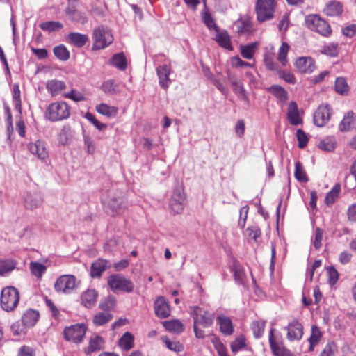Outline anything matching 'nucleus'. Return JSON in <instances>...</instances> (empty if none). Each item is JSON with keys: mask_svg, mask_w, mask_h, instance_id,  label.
I'll use <instances>...</instances> for the list:
<instances>
[{"mask_svg": "<svg viewBox=\"0 0 356 356\" xmlns=\"http://www.w3.org/2000/svg\"><path fill=\"white\" fill-rule=\"evenodd\" d=\"M70 115V107L64 102L51 103L45 112L46 118L52 122L67 119Z\"/></svg>", "mask_w": 356, "mask_h": 356, "instance_id": "nucleus-1", "label": "nucleus"}, {"mask_svg": "<svg viewBox=\"0 0 356 356\" xmlns=\"http://www.w3.org/2000/svg\"><path fill=\"white\" fill-rule=\"evenodd\" d=\"M92 39L94 41L92 49L94 50L104 49L113 41L111 30L103 25H100L93 30Z\"/></svg>", "mask_w": 356, "mask_h": 356, "instance_id": "nucleus-2", "label": "nucleus"}, {"mask_svg": "<svg viewBox=\"0 0 356 356\" xmlns=\"http://www.w3.org/2000/svg\"><path fill=\"white\" fill-rule=\"evenodd\" d=\"M19 294L13 286H6L1 291L0 304L2 309L7 312L14 310L19 303Z\"/></svg>", "mask_w": 356, "mask_h": 356, "instance_id": "nucleus-3", "label": "nucleus"}, {"mask_svg": "<svg viewBox=\"0 0 356 356\" xmlns=\"http://www.w3.org/2000/svg\"><path fill=\"white\" fill-rule=\"evenodd\" d=\"M107 284L113 291L131 293L134 289L133 282L121 274H114L108 277Z\"/></svg>", "mask_w": 356, "mask_h": 356, "instance_id": "nucleus-4", "label": "nucleus"}, {"mask_svg": "<svg viewBox=\"0 0 356 356\" xmlns=\"http://www.w3.org/2000/svg\"><path fill=\"white\" fill-rule=\"evenodd\" d=\"M305 24L308 29L318 33L324 37H328L332 33V29L329 24L318 15L307 16Z\"/></svg>", "mask_w": 356, "mask_h": 356, "instance_id": "nucleus-5", "label": "nucleus"}, {"mask_svg": "<svg viewBox=\"0 0 356 356\" xmlns=\"http://www.w3.org/2000/svg\"><path fill=\"white\" fill-rule=\"evenodd\" d=\"M186 202V195L184 188L181 186H177L175 188L170 200V208L171 211L175 213H180L185 207Z\"/></svg>", "mask_w": 356, "mask_h": 356, "instance_id": "nucleus-6", "label": "nucleus"}, {"mask_svg": "<svg viewBox=\"0 0 356 356\" xmlns=\"http://www.w3.org/2000/svg\"><path fill=\"white\" fill-rule=\"evenodd\" d=\"M276 1H257L255 10L259 22L271 19L274 16Z\"/></svg>", "mask_w": 356, "mask_h": 356, "instance_id": "nucleus-7", "label": "nucleus"}, {"mask_svg": "<svg viewBox=\"0 0 356 356\" xmlns=\"http://www.w3.org/2000/svg\"><path fill=\"white\" fill-rule=\"evenodd\" d=\"M191 316L193 318L194 325H200L204 327H211L214 319V314L204 311L202 308L195 306L191 308Z\"/></svg>", "mask_w": 356, "mask_h": 356, "instance_id": "nucleus-8", "label": "nucleus"}, {"mask_svg": "<svg viewBox=\"0 0 356 356\" xmlns=\"http://www.w3.org/2000/svg\"><path fill=\"white\" fill-rule=\"evenodd\" d=\"M86 332V327L84 324L72 325L64 330V337L67 341L79 343L83 340Z\"/></svg>", "mask_w": 356, "mask_h": 356, "instance_id": "nucleus-9", "label": "nucleus"}, {"mask_svg": "<svg viewBox=\"0 0 356 356\" xmlns=\"http://www.w3.org/2000/svg\"><path fill=\"white\" fill-rule=\"evenodd\" d=\"M76 279L72 275H63L60 276L54 284V289L57 292L69 293L75 289Z\"/></svg>", "mask_w": 356, "mask_h": 356, "instance_id": "nucleus-10", "label": "nucleus"}, {"mask_svg": "<svg viewBox=\"0 0 356 356\" xmlns=\"http://www.w3.org/2000/svg\"><path fill=\"white\" fill-rule=\"evenodd\" d=\"M234 31L239 35H248L254 33L252 22L247 17H241L236 20L233 25Z\"/></svg>", "mask_w": 356, "mask_h": 356, "instance_id": "nucleus-11", "label": "nucleus"}, {"mask_svg": "<svg viewBox=\"0 0 356 356\" xmlns=\"http://www.w3.org/2000/svg\"><path fill=\"white\" fill-rule=\"evenodd\" d=\"M331 108L327 104L320 105L314 114V122L318 127H323L330 119Z\"/></svg>", "mask_w": 356, "mask_h": 356, "instance_id": "nucleus-12", "label": "nucleus"}, {"mask_svg": "<svg viewBox=\"0 0 356 356\" xmlns=\"http://www.w3.org/2000/svg\"><path fill=\"white\" fill-rule=\"evenodd\" d=\"M287 339L289 341H299L302 339L303 335L302 325L297 319H293L291 321L287 327Z\"/></svg>", "mask_w": 356, "mask_h": 356, "instance_id": "nucleus-13", "label": "nucleus"}, {"mask_svg": "<svg viewBox=\"0 0 356 356\" xmlns=\"http://www.w3.org/2000/svg\"><path fill=\"white\" fill-rule=\"evenodd\" d=\"M155 314L161 318H165L170 316V308L169 302L164 297L157 298L154 302Z\"/></svg>", "mask_w": 356, "mask_h": 356, "instance_id": "nucleus-14", "label": "nucleus"}, {"mask_svg": "<svg viewBox=\"0 0 356 356\" xmlns=\"http://www.w3.org/2000/svg\"><path fill=\"white\" fill-rule=\"evenodd\" d=\"M106 207L109 209L113 214H120L123 213L127 208V202L123 197H111L106 203Z\"/></svg>", "mask_w": 356, "mask_h": 356, "instance_id": "nucleus-15", "label": "nucleus"}, {"mask_svg": "<svg viewBox=\"0 0 356 356\" xmlns=\"http://www.w3.org/2000/svg\"><path fill=\"white\" fill-rule=\"evenodd\" d=\"M295 65L301 73L310 74L316 68L315 62L311 57H300L296 60Z\"/></svg>", "mask_w": 356, "mask_h": 356, "instance_id": "nucleus-16", "label": "nucleus"}, {"mask_svg": "<svg viewBox=\"0 0 356 356\" xmlns=\"http://www.w3.org/2000/svg\"><path fill=\"white\" fill-rule=\"evenodd\" d=\"M42 202L40 195L36 192H26L24 195V204L28 209H34L39 207Z\"/></svg>", "mask_w": 356, "mask_h": 356, "instance_id": "nucleus-17", "label": "nucleus"}, {"mask_svg": "<svg viewBox=\"0 0 356 356\" xmlns=\"http://www.w3.org/2000/svg\"><path fill=\"white\" fill-rule=\"evenodd\" d=\"M156 74L159 77L160 86L166 90L171 83V81L169 79V75L170 74V67L166 65H159L156 67Z\"/></svg>", "mask_w": 356, "mask_h": 356, "instance_id": "nucleus-18", "label": "nucleus"}, {"mask_svg": "<svg viewBox=\"0 0 356 356\" xmlns=\"http://www.w3.org/2000/svg\"><path fill=\"white\" fill-rule=\"evenodd\" d=\"M30 152L35 155L39 159L44 160L48 157V152L46 149L44 143L38 140L29 145Z\"/></svg>", "mask_w": 356, "mask_h": 356, "instance_id": "nucleus-19", "label": "nucleus"}, {"mask_svg": "<svg viewBox=\"0 0 356 356\" xmlns=\"http://www.w3.org/2000/svg\"><path fill=\"white\" fill-rule=\"evenodd\" d=\"M217 322L219 324L220 330L223 334L229 336L233 334L234 329L230 318L220 314L217 317Z\"/></svg>", "mask_w": 356, "mask_h": 356, "instance_id": "nucleus-20", "label": "nucleus"}, {"mask_svg": "<svg viewBox=\"0 0 356 356\" xmlns=\"http://www.w3.org/2000/svg\"><path fill=\"white\" fill-rule=\"evenodd\" d=\"M75 2L76 1H69L65 13L68 17L73 21L84 22L86 17L81 12L77 10Z\"/></svg>", "mask_w": 356, "mask_h": 356, "instance_id": "nucleus-21", "label": "nucleus"}, {"mask_svg": "<svg viewBox=\"0 0 356 356\" xmlns=\"http://www.w3.org/2000/svg\"><path fill=\"white\" fill-rule=\"evenodd\" d=\"M287 119L292 125H298L302 122L300 117L297 104L295 102H291L289 104Z\"/></svg>", "mask_w": 356, "mask_h": 356, "instance_id": "nucleus-22", "label": "nucleus"}, {"mask_svg": "<svg viewBox=\"0 0 356 356\" xmlns=\"http://www.w3.org/2000/svg\"><path fill=\"white\" fill-rule=\"evenodd\" d=\"M356 127V117L353 112L349 111L344 115L343 120L339 125V130L341 131H348Z\"/></svg>", "mask_w": 356, "mask_h": 356, "instance_id": "nucleus-23", "label": "nucleus"}, {"mask_svg": "<svg viewBox=\"0 0 356 356\" xmlns=\"http://www.w3.org/2000/svg\"><path fill=\"white\" fill-rule=\"evenodd\" d=\"M274 329H271L269 334V343L275 356H293V354L287 349L279 346L274 340Z\"/></svg>", "mask_w": 356, "mask_h": 356, "instance_id": "nucleus-24", "label": "nucleus"}, {"mask_svg": "<svg viewBox=\"0 0 356 356\" xmlns=\"http://www.w3.org/2000/svg\"><path fill=\"white\" fill-rule=\"evenodd\" d=\"M108 261L99 259L95 261L90 268V275L92 277H99L102 273L108 268Z\"/></svg>", "mask_w": 356, "mask_h": 356, "instance_id": "nucleus-25", "label": "nucleus"}, {"mask_svg": "<svg viewBox=\"0 0 356 356\" xmlns=\"http://www.w3.org/2000/svg\"><path fill=\"white\" fill-rule=\"evenodd\" d=\"M217 33L216 35V41L218 44L222 48L232 51L233 49L231 38L229 35L228 34L227 31H220L219 30L216 31Z\"/></svg>", "mask_w": 356, "mask_h": 356, "instance_id": "nucleus-26", "label": "nucleus"}, {"mask_svg": "<svg viewBox=\"0 0 356 356\" xmlns=\"http://www.w3.org/2000/svg\"><path fill=\"white\" fill-rule=\"evenodd\" d=\"M98 293L94 289H88L81 295V303L87 308L93 307L97 301Z\"/></svg>", "mask_w": 356, "mask_h": 356, "instance_id": "nucleus-27", "label": "nucleus"}, {"mask_svg": "<svg viewBox=\"0 0 356 356\" xmlns=\"http://www.w3.org/2000/svg\"><path fill=\"white\" fill-rule=\"evenodd\" d=\"M343 12V5L339 1H330L323 9V13L330 17L340 15Z\"/></svg>", "mask_w": 356, "mask_h": 356, "instance_id": "nucleus-28", "label": "nucleus"}, {"mask_svg": "<svg viewBox=\"0 0 356 356\" xmlns=\"http://www.w3.org/2000/svg\"><path fill=\"white\" fill-rule=\"evenodd\" d=\"M68 42L76 47H82L88 40L86 35L79 33L72 32L67 36Z\"/></svg>", "mask_w": 356, "mask_h": 356, "instance_id": "nucleus-29", "label": "nucleus"}, {"mask_svg": "<svg viewBox=\"0 0 356 356\" xmlns=\"http://www.w3.org/2000/svg\"><path fill=\"white\" fill-rule=\"evenodd\" d=\"M39 318V313L33 309L26 311L22 318V323L26 327H33Z\"/></svg>", "mask_w": 356, "mask_h": 356, "instance_id": "nucleus-30", "label": "nucleus"}, {"mask_svg": "<svg viewBox=\"0 0 356 356\" xmlns=\"http://www.w3.org/2000/svg\"><path fill=\"white\" fill-rule=\"evenodd\" d=\"M118 346L124 350H129L134 348V337L129 332H126L119 339Z\"/></svg>", "mask_w": 356, "mask_h": 356, "instance_id": "nucleus-31", "label": "nucleus"}, {"mask_svg": "<svg viewBox=\"0 0 356 356\" xmlns=\"http://www.w3.org/2000/svg\"><path fill=\"white\" fill-rule=\"evenodd\" d=\"M227 78L232 86L234 92L238 96L245 97V89L242 82L230 73H228Z\"/></svg>", "mask_w": 356, "mask_h": 356, "instance_id": "nucleus-32", "label": "nucleus"}, {"mask_svg": "<svg viewBox=\"0 0 356 356\" xmlns=\"http://www.w3.org/2000/svg\"><path fill=\"white\" fill-rule=\"evenodd\" d=\"M96 111L108 118H114L117 115L118 109L115 106L102 103L96 106Z\"/></svg>", "mask_w": 356, "mask_h": 356, "instance_id": "nucleus-33", "label": "nucleus"}, {"mask_svg": "<svg viewBox=\"0 0 356 356\" xmlns=\"http://www.w3.org/2000/svg\"><path fill=\"white\" fill-rule=\"evenodd\" d=\"M46 86L49 92L54 96L65 88V84L62 81L53 79L47 81Z\"/></svg>", "mask_w": 356, "mask_h": 356, "instance_id": "nucleus-34", "label": "nucleus"}, {"mask_svg": "<svg viewBox=\"0 0 356 356\" xmlns=\"http://www.w3.org/2000/svg\"><path fill=\"white\" fill-rule=\"evenodd\" d=\"M113 318V315L108 312H101L96 314L93 317V323L97 326L103 325Z\"/></svg>", "mask_w": 356, "mask_h": 356, "instance_id": "nucleus-35", "label": "nucleus"}, {"mask_svg": "<svg viewBox=\"0 0 356 356\" xmlns=\"http://www.w3.org/2000/svg\"><path fill=\"white\" fill-rule=\"evenodd\" d=\"M104 339L99 336H95L90 339L86 353L90 354L93 352L100 350L103 348Z\"/></svg>", "mask_w": 356, "mask_h": 356, "instance_id": "nucleus-36", "label": "nucleus"}, {"mask_svg": "<svg viewBox=\"0 0 356 356\" xmlns=\"http://www.w3.org/2000/svg\"><path fill=\"white\" fill-rule=\"evenodd\" d=\"M203 2H204V9L202 13V17L203 22L208 27L209 29H215L216 31H218L219 29L216 26L213 19L212 18V17L211 16L210 13H209L208 10H207L206 1H203Z\"/></svg>", "mask_w": 356, "mask_h": 356, "instance_id": "nucleus-37", "label": "nucleus"}, {"mask_svg": "<svg viewBox=\"0 0 356 356\" xmlns=\"http://www.w3.org/2000/svg\"><path fill=\"white\" fill-rule=\"evenodd\" d=\"M162 324L170 332H181L184 330L183 324L178 320L165 321Z\"/></svg>", "mask_w": 356, "mask_h": 356, "instance_id": "nucleus-38", "label": "nucleus"}, {"mask_svg": "<svg viewBox=\"0 0 356 356\" xmlns=\"http://www.w3.org/2000/svg\"><path fill=\"white\" fill-rule=\"evenodd\" d=\"M268 91L282 102L288 99L287 91L282 86L277 85L272 86L268 88Z\"/></svg>", "mask_w": 356, "mask_h": 356, "instance_id": "nucleus-39", "label": "nucleus"}, {"mask_svg": "<svg viewBox=\"0 0 356 356\" xmlns=\"http://www.w3.org/2000/svg\"><path fill=\"white\" fill-rule=\"evenodd\" d=\"M321 337L322 332L320 331L319 328L315 325H312L311 335L309 339L310 350H313L314 346L318 343Z\"/></svg>", "mask_w": 356, "mask_h": 356, "instance_id": "nucleus-40", "label": "nucleus"}, {"mask_svg": "<svg viewBox=\"0 0 356 356\" xmlns=\"http://www.w3.org/2000/svg\"><path fill=\"white\" fill-rule=\"evenodd\" d=\"M334 88L337 93L346 95L349 90V86L343 77H337L334 83Z\"/></svg>", "mask_w": 356, "mask_h": 356, "instance_id": "nucleus-41", "label": "nucleus"}, {"mask_svg": "<svg viewBox=\"0 0 356 356\" xmlns=\"http://www.w3.org/2000/svg\"><path fill=\"white\" fill-rule=\"evenodd\" d=\"M63 27V25L60 22L56 21H48L42 22L40 24V28L42 30L49 33L59 31Z\"/></svg>", "mask_w": 356, "mask_h": 356, "instance_id": "nucleus-42", "label": "nucleus"}, {"mask_svg": "<svg viewBox=\"0 0 356 356\" xmlns=\"http://www.w3.org/2000/svg\"><path fill=\"white\" fill-rule=\"evenodd\" d=\"M257 42L241 47V54L245 59H251L256 51Z\"/></svg>", "mask_w": 356, "mask_h": 356, "instance_id": "nucleus-43", "label": "nucleus"}, {"mask_svg": "<svg viewBox=\"0 0 356 356\" xmlns=\"http://www.w3.org/2000/svg\"><path fill=\"white\" fill-rule=\"evenodd\" d=\"M110 63L120 70H124L127 67L126 58L122 53L115 54Z\"/></svg>", "mask_w": 356, "mask_h": 356, "instance_id": "nucleus-44", "label": "nucleus"}, {"mask_svg": "<svg viewBox=\"0 0 356 356\" xmlns=\"http://www.w3.org/2000/svg\"><path fill=\"white\" fill-rule=\"evenodd\" d=\"M16 262L13 259L0 260V275H4L15 268Z\"/></svg>", "mask_w": 356, "mask_h": 356, "instance_id": "nucleus-45", "label": "nucleus"}, {"mask_svg": "<svg viewBox=\"0 0 356 356\" xmlns=\"http://www.w3.org/2000/svg\"><path fill=\"white\" fill-rule=\"evenodd\" d=\"M294 176L296 179L300 182L306 183L309 180L307 175L300 161H297L296 163Z\"/></svg>", "mask_w": 356, "mask_h": 356, "instance_id": "nucleus-46", "label": "nucleus"}, {"mask_svg": "<svg viewBox=\"0 0 356 356\" xmlns=\"http://www.w3.org/2000/svg\"><path fill=\"white\" fill-rule=\"evenodd\" d=\"M54 54L60 60L65 61L70 58V52L63 44L55 47L54 48Z\"/></svg>", "mask_w": 356, "mask_h": 356, "instance_id": "nucleus-47", "label": "nucleus"}, {"mask_svg": "<svg viewBox=\"0 0 356 356\" xmlns=\"http://www.w3.org/2000/svg\"><path fill=\"white\" fill-rule=\"evenodd\" d=\"M290 47L287 42H282L281 47L279 49L277 60L282 64V65L285 66L287 63V54L289 51Z\"/></svg>", "mask_w": 356, "mask_h": 356, "instance_id": "nucleus-48", "label": "nucleus"}, {"mask_svg": "<svg viewBox=\"0 0 356 356\" xmlns=\"http://www.w3.org/2000/svg\"><path fill=\"white\" fill-rule=\"evenodd\" d=\"M30 270L31 273L38 278H41L42 275L46 272V266L38 262H31Z\"/></svg>", "mask_w": 356, "mask_h": 356, "instance_id": "nucleus-49", "label": "nucleus"}, {"mask_svg": "<svg viewBox=\"0 0 356 356\" xmlns=\"http://www.w3.org/2000/svg\"><path fill=\"white\" fill-rule=\"evenodd\" d=\"M265 321H255L252 323V330L255 338H260L264 331Z\"/></svg>", "mask_w": 356, "mask_h": 356, "instance_id": "nucleus-50", "label": "nucleus"}, {"mask_svg": "<svg viewBox=\"0 0 356 356\" xmlns=\"http://www.w3.org/2000/svg\"><path fill=\"white\" fill-rule=\"evenodd\" d=\"M340 191L339 185L334 186L332 189L328 192L325 196V202L327 204H332L339 195Z\"/></svg>", "mask_w": 356, "mask_h": 356, "instance_id": "nucleus-51", "label": "nucleus"}, {"mask_svg": "<svg viewBox=\"0 0 356 356\" xmlns=\"http://www.w3.org/2000/svg\"><path fill=\"white\" fill-rule=\"evenodd\" d=\"M321 53L331 57H335L339 54L338 47L334 44H329L323 47Z\"/></svg>", "mask_w": 356, "mask_h": 356, "instance_id": "nucleus-52", "label": "nucleus"}, {"mask_svg": "<svg viewBox=\"0 0 356 356\" xmlns=\"http://www.w3.org/2000/svg\"><path fill=\"white\" fill-rule=\"evenodd\" d=\"M101 88L106 94H114L117 92V85L113 80L104 81Z\"/></svg>", "mask_w": 356, "mask_h": 356, "instance_id": "nucleus-53", "label": "nucleus"}, {"mask_svg": "<svg viewBox=\"0 0 356 356\" xmlns=\"http://www.w3.org/2000/svg\"><path fill=\"white\" fill-rule=\"evenodd\" d=\"M161 339L165 343L167 348L170 350L179 352L183 350L182 345L178 341H172L165 337H161Z\"/></svg>", "mask_w": 356, "mask_h": 356, "instance_id": "nucleus-54", "label": "nucleus"}, {"mask_svg": "<svg viewBox=\"0 0 356 356\" xmlns=\"http://www.w3.org/2000/svg\"><path fill=\"white\" fill-rule=\"evenodd\" d=\"M233 272L235 280L237 282L242 283L245 278V271L243 268L241 266L235 264L233 266Z\"/></svg>", "mask_w": 356, "mask_h": 356, "instance_id": "nucleus-55", "label": "nucleus"}, {"mask_svg": "<svg viewBox=\"0 0 356 356\" xmlns=\"http://www.w3.org/2000/svg\"><path fill=\"white\" fill-rule=\"evenodd\" d=\"M64 97L72 99L74 102H81L86 99L81 92L76 90H72L70 92L65 93Z\"/></svg>", "mask_w": 356, "mask_h": 356, "instance_id": "nucleus-56", "label": "nucleus"}, {"mask_svg": "<svg viewBox=\"0 0 356 356\" xmlns=\"http://www.w3.org/2000/svg\"><path fill=\"white\" fill-rule=\"evenodd\" d=\"M245 345V338L243 336H240L237 337L232 343H231V350L233 353H236L242 348H243Z\"/></svg>", "mask_w": 356, "mask_h": 356, "instance_id": "nucleus-57", "label": "nucleus"}, {"mask_svg": "<svg viewBox=\"0 0 356 356\" xmlns=\"http://www.w3.org/2000/svg\"><path fill=\"white\" fill-rule=\"evenodd\" d=\"M85 118L90 122L98 130L102 131L106 128L107 125L104 123L99 122L95 117L90 113H86Z\"/></svg>", "mask_w": 356, "mask_h": 356, "instance_id": "nucleus-58", "label": "nucleus"}, {"mask_svg": "<svg viewBox=\"0 0 356 356\" xmlns=\"http://www.w3.org/2000/svg\"><path fill=\"white\" fill-rule=\"evenodd\" d=\"M296 136L298 141V147L300 148H304L308 143V137L307 134L302 129H298L296 131Z\"/></svg>", "mask_w": 356, "mask_h": 356, "instance_id": "nucleus-59", "label": "nucleus"}, {"mask_svg": "<svg viewBox=\"0 0 356 356\" xmlns=\"http://www.w3.org/2000/svg\"><path fill=\"white\" fill-rule=\"evenodd\" d=\"M115 302V298L113 296H109L105 299L104 302L100 303L99 307L102 309L110 310L114 308Z\"/></svg>", "mask_w": 356, "mask_h": 356, "instance_id": "nucleus-60", "label": "nucleus"}, {"mask_svg": "<svg viewBox=\"0 0 356 356\" xmlns=\"http://www.w3.org/2000/svg\"><path fill=\"white\" fill-rule=\"evenodd\" d=\"M327 271L329 277V283L330 285H334L337 283L339 279V273L333 266L327 268Z\"/></svg>", "mask_w": 356, "mask_h": 356, "instance_id": "nucleus-61", "label": "nucleus"}, {"mask_svg": "<svg viewBox=\"0 0 356 356\" xmlns=\"http://www.w3.org/2000/svg\"><path fill=\"white\" fill-rule=\"evenodd\" d=\"M280 77L284 79L286 82L294 84L296 83V78L291 72L285 70H280L277 72Z\"/></svg>", "mask_w": 356, "mask_h": 356, "instance_id": "nucleus-62", "label": "nucleus"}, {"mask_svg": "<svg viewBox=\"0 0 356 356\" xmlns=\"http://www.w3.org/2000/svg\"><path fill=\"white\" fill-rule=\"evenodd\" d=\"M337 346L334 342L328 343L321 353V356H334L337 351Z\"/></svg>", "mask_w": 356, "mask_h": 356, "instance_id": "nucleus-63", "label": "nucleus"}, {"mask_svg": "<svg viewBox=\"0 0 356 356\" xmlns=\"http://www.w3.org/2000/svg\"><path fill=\"white\" fill-rule=\"evenodd\" d=\"M212 342L213 343L215 348L218 350L219 356H229L226 348L220 341L218 338L214 337L213 339L212 340Z\"/></svg>", "mask_w": 356, "mask_h": 356, "instance_id": "nucleus-64", "label": "nucleus"}]
</instances>
